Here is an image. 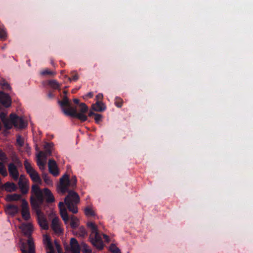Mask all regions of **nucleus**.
I'll use <instances>...</instances> for the list:
<instances>
[{
	"label": "nucleus",
	"mask_w": 253,
	"mask_h": 253,
	"mask_svg": "<svg viewBox=\"0 0 253 253\" xmlns=\"http://www.w3.org/2000/svg\"><path fill=\"white\" fill-rule=\"evenodd\" d=\"M77 179L76 176H72L69 178L68 174H65L60 179V184L57 189L59 192L64 194L68 193V195L64 199L65 204L69 211L73 213L78 212L77 205L80 202V198L78 194L72 190H69V187L75 189L77 186Z\"/></svg>",
	"instance_id": "nucleus-1"
},
{
	"label": "nucleus",
	"mask_w": 253,
	"mask_h": 253,
	"mask_svg": "<svg viewBox=\"0 0 253 253\" xmlns=\"http://www.w3.org/2000/svg\"><path fill=\"white\" fill-rule=\"evenodd\" d=\"M58 103L62 108L63 112L67 116L77 118L81 122L87 120V117L85 115L88 108L84 103H81L79 105V112H77L76 107L72 106L71 103L67 96H64L62 100H59Z\"/></svg>",
	"instance_id": "nucleus-2"
},
{
	"label": "nucleus",
	"mask_w": 253,
	"mask_h": 253,
	"mask_svg": "<svg viewBox=\"0 0 253 253\" xmlns=\"http://www.w3.org/2000/svg\"><path fill=\"white\" fill-rule=\"evenodd\" d=\"M19 228L28 237L27 240L20 239L19 248L22 253H36L34 243L31 236L33 230L32 224L23 223L19 226Z\"/></svg>",
	"instance_id": "nucleus-3"
},
{
	"label": "nucleus",
	"mask_w": 253,
	"mask_h": 253,
	"mask_svg": "<svg viewBox=\"0 0 253 253\" xmlns=\"http://www.w3.org/2000/svg\"><path fill=\"white\" fill-rule=\"evenodd\" d=\"M87 226L91 230L90 241L92 245L99 250H102L104 245L101 238L98 232L97 226L92 222H88Z\"/></svg>",
	"instance_id": "nucleus-4"
},
{
	"label": "nucleus",
	"mask_w": 253,
	"mask_h": 253,
	"mask_svg": "<svg viewBox=\"0 0 253 253\" xmlns=\"http://www.w3.org/2000/svg\"><path fill=\"white\" fill-rule=\"evenodd\" d=\"M31 192L34 194L36 198L32 196L30 198V203L33 209H37L43 203L44 198L42 191L38 185L34 184L32 186Z\"/></svg>",
	"instance_id": "nucleus-5"
},
{
	"label": "nucleus",
	"mask_w": 253,
	"mask_h": 253,
	"mask_svg": "<svg viewBox=\"0 0 253 253\" xmlns=\"http://www.w3.org/2000/svg\"><path fill=\"white\" fill-rule=\"evenodd\" d=\"M4 210L7 215V221L16 228V204L7 203L4 205Z\"/></svg>",
	"instance_id": "nucleus-6"
},
{
	"label": "nucleus",
	"mask_w": 253,
	"mask_h": 253,
	"mask_svg": "<svg viewBox=\"0 0 253 253\" xmlns=\"http://www.w3.org/2000/svg\"><path fill=\"white\" fill-rule=\"evenodd\" d=\"M23 113V109L20 107L17 101V129H24L27 128L28 123V118Z\"/></svg>",
	"instance_id": "nucleus-7"
},
{
	"label": "nucleus",
	"mask_w": 253,
	"mask_h": 253,
	"mask_svg": "<svg viewBox=\"0 0 253 253\" xmlns=\"http://www.w3.org/2000/svg\"><path fill=\"white\" fill-rule=\"evenodd\" d=\"M0 118L5 129L9 130L11 129L13 126L16 127L15 113L10 114L9 118H7L6 113L2 112L0 113Z\"/></svg>",
	"instance_id": "nucleus-8"
},
{
	"label": "nucleus",
	"mask_w": 253,
	"mask_h": 253,
	"mask_svg": "<svg viewBox=\"0 0 253 253\" xmlns=\"http://www.w3.org/2000/svg\"><path fill=\"white\" fill-rule=\"evenodd\" d=\"M24 165L26 171L29 174L31 179L34 182L41 183L42 180L38 173L32 168L31 164L26 160L24 161Z\"/></svg>",
	"instance_id": "nucleus-9"
},
{
	"label": "nucleus",
	"mask_w": 253,
	"mask_h": 253,
	"mask_svg": "<svg viewBox=\"0 0 253 253\" xmlns=\"http://www.w3.org/2000/svg\"><path fill=\"white\" fill-rule=\"evenodd\" d=\"M20 152H25L29 153L30 151V147L26 142L24 137L21 135L17 134V151Z\"/></svg>",
	"instance_id": "nucleus-10"
},
{
	"label": "nucleus",
	"mask_w": 253,
	"mask_h": 253,
	"mask_svg": "<svg viewBox=\"0 0 253 253\" xmlns=\"http://www.w3.org/2000/svg\"><path fill=\"white\" fill-rule=\"evenodd\" d=\"M40 207L37 209H33L35 210L38 223L42 229L47 230L48 228V225L46 217L44 214L40 209Z\"/></svg>",
	"instance_id": "nucleus-11"
},
{
	"label": "nucleus",
	"mask_w": 253,
	"mask_h": 253,
	"mask_svg": "<svg viewBox=\"0 0 253 253\" xmlns=\"http://www.w3.org/2000/svg\"><path fill=\"white\" fill-rule=\"evenodd\" d=\"M21 214L24 220L28 221L31 219L28 203L25 199L22 200Z\"/></svg>",
	"instance_id": "nucleus-12"
},
{
	"label": "nucleus",
	"mask_w": 253,
	"mask_h": 253,
	"mask_svg": "<svg viewBox=\"0 0 253 253\" xmlns=\"http://www.w3.org/2000/svg\"><path fill=\"white\" fill-rule=\"evenodd\" d=\"M20 191L22 194H26L29 191L28 180L24 176L21 175L18 182Z\"/></svg>",
	"instance_id": "nucleus-13"
},
{
	"label": "nucleus",
	"mask_w": 253,
	"mask_h": 253,
	"mask_svg": "<svg viewBox=\"0 0 253 253\" xmlns=\"http://www.w3.org/2000/svg\"><path fill=\"white\" fill-rule=\"evenodd\" d=\"M48 166L49 172L53 176H57L59 174V169L55 160L49 159Z\"/></svg>",
	"instance_id": "nucleus-14"
},
{
	"label": "nucleus",
	"mask_w": 253,
	"mask_h": 253,
	"mask_svg": "<svg viewBox=\"0 0 253 253\" xmlns=\"http://www.w3.org/2000/svg\"><path fill=\"white\" fill-rule=\"evenodd\" d=\"M58 206L60 209L61 216L65 223L67 224L70 218L67 213V209L65 207L64 203L62 202H60L59 203Z\"/></svg>",
	"instance_id": "nucleus-15"
},
{
	"label": "nucleus",
	"mask_w": 253,
	"mask_h": 253,
	"mask_svg": "<svg viewBox=\"0 0 253 253\" xmlns=\"http://www.w3.org/2000/svg\"><path fill=\"white\" fill-rule=\"evenodd\" d=\"M0 103L5 107H8L11 104L9 95L0 91Z\"/></svg>",
	"instance_id": "nucleus-16"
},
{
	"label": "nucleus",
	"mask_w": 253,
	"mask_h": 253,
	"mask_svg": "<svg viewBox=\"0 0 253 253\" xmlns=\"http://www.w3.org/2000/svg\"><path fill=\"white\" fill-rule=\"evenodd\" d=\"M70 246L72 253H80L81 247L76 239L74 238L71 239Z\"/></svg>",
	"instance_id": "nucleus-17"
},
{
	"label": "nucleus",
	"mask_w": 253,
	"mask_h": 253,
	"mask_svg": "<svg viewBox=\"0 0 253 253\" xmlns=\"http://www.w3.org/2000/svg\"><path fill=\"white\" fill-rule=\"evenodd\" d=\"M51 228L57 234H60L63 233V230L61 229L60 225L59 219L57 217H54L52 219Z\"/></svg>",
	"instance_id": "nucleus-18"
},
{
	"label": "nucleus",
	"mask_w": 253,
	"mask_h": 253,
	"mask_svg": "<svg viewBox=\"0 0 253 253\" xmlns=\"http://www.w3.org/2000/svg\"><path fill=\"white\" fill-rule=\"evenodd\" d=\"M54 144L52 142L46 143L44 146V152H43L42 157L44 159H46L48 156L52 155V150Z\"/></svg>",
	"instance_id": "nucleus-19"
},
{
	"label": "nucleus",
	"mask_w": 253,
	"mask_h": 253,
	"mask_svg": "<svg viewBox=\"0 0 253 253\" xmlns=\"http://www.w3.org/2000/svg\"><path fill=\"white\" fill-rule=\"evenodd\" d=\"M43 192L45 198L46 202L47 203H53L55 201V198L51 191L47 188L43 189Z\"/></svg>",
	"instance_id": "nucleus-20"
},
{
	"label": "nucleus",
	"mask_w": 253,
	"mask_h": 253,
	"mask_svg": "<svg viewBox=\"0 0 253 253\" xmlns=\"http://www.w3.org/2000/svg\"><path fill=\"white\" fill-rule=\"evenodd\" d=\"M92 109L97 112H102L106 109V107L101 101H97L92 105Z\"/></svg>",
	"instance_id": "nucleus-21"
},
{
	"label": "nucleus",
	"mask_w": 253,
	"mask_h": 253,
	"mask_svg": "<svg viewBox=\"0 0 253 253\" xmlns=\"http://www.w3.org/2000/svg\"><path fill=\"white\" fill-rule=\"evenodd\" d=\"M43 154L42 151H40L37 155V165L39 167V168L41 170H43L45 169V163L42 161L41 159L42 154Z\"/></svg>",
	"instance_id": "nucleus-22"
},
{
	"label": "nucleus",
	"mask_w": 253,
	"mask_h": 253,
	"mask_svg": "<svg viewBox=\"0 0 253 253\" xmlns=\"http://www.w3.org/2000/svg\"><path fill=\"white\" fill-rule=\"evenodd\" d=\"M8 171L9 174L12 176V178L16 180V165L13 163H10L8 165Z\"/></svg>",
	"instance_id": "nucleus-23"
},
{
	"label": "nucleus",
	"mask_w": 253,
	"mask_h": 253,
	"mask_svg": "<svg viewBox=\"0 0 253 253\" xmlns=\"http://www.w3.org/2000/svg\"><path fill=\"white\" fill-rule=\"evenodd\" d=\"M7 34L5 31V28L3 24L0 22V39L4 41L6 39Z\"/></svg>",
	"instance_id": "nucleus-24"
},
{
	"label": "nucleus",
	"mask_w": 253,
	"mask_h": 253,
	"mask_svg": "<svg viewBox=\"0 0 253 253\" xmlns=\"http://www.w3.org/2000/svg\"><path fill=\"white\" fill-rule=\"evenodd\" d=\"M71 222L70 225L73 229L77 228L79 226V220L74 215H72L70 217Z\"/></svg>",
	"instance_id": "nucleus-25"
},
{
	"label": "nucleus",
	"mask_w": 253,
	"mask_h": 253,
	"mask_svg": "<svg viewBox=\"0 0 253 253\" xmlns=\"http://www.w3.org/2000/svg\"><path fill=\"white\" fill-rule=\"evenodd\" d=\"M81 248L83 253H92L91 250L88 247L87 245L84 243L81 244Z\"/></svg>",
	"instance_id": "nucleus-26"
},
{
	"label": "nucleus",
	"mask_w": 253,
	"mask_h": 253,
	"mask_svg": "<svg viewBox=\"0 0 253 253\" xmlns=\"http://www.w3.org/2000/svg\"><path fill=\"white\" fill-rule=\"evenodd\" d=\"M76 234L80 237H84L87 234V232L84 227L81 226L77 231Z\"/></svg>",
	"instance_id": "nucleus-27"
},
{
	"label": "nucleus",
	"mask_w": 253,
	"mask_h": 253,
	"mask_svg": "<svg viewBox=\"0 0 253 253\" xmlns=\"http://www.w3.org/2000/svg\"><path fill=\"white\" fill-rule=\"evenodd\" d=\"M0 174L3 177L7 175V172L3 163L0 162Z\"/></svg>",
	"instance_id": "nucleus-28"
},
{
	"label": "nucleus",
	"mask_w": 253,
	"mask_h": 253,
	"mask_svg": "<svg viewBox=\"0 0 253 253\" xmlns=\"http://www.w3.org/2000/svg\"><path fill=\"white\" fill-rule=\"evenodd\" d=\"M48 84L54 89H58L60 87V84L55 80H51L48 81Z\"/></svg>",
	"instance_id": "nucleus-29"
},
{
	"label": "nucleus",
	"mask_w": 253,
	"mask_h": 253,
	"mask_svg": "<svg viewBox=\"0 0 253 253\" xmlns=\"http://www.w3.org/2000/svg\"><path fill=\"white\" fill-rule=\"evenodd\" d=\"M5 200L8 203L12 201H16V193L13 194H8L5 197Z\"/></svg>",
	"instance_id": "nucleus-30"
},
{
	"label": "nucleus",
	"mask_w": 253,
	"mask_h": 253,
	"mask_svg": "<svg viewBox=\"0 0 253 253\" xmlns=\"http://www.w3.org/2000/svg\"><path fill=\"white\" fill-rule=\"evenodd\" d=\"M42 178L47 185H52V181L50 179L49 176H48V174L47 173H43L42 174Z\"/></svg>",
	"instance_id": "nucleus-31"
},
{
	"label": "nucleus",
	"mask_w": 253,
	"mask_h": 253,
	"mask_svg": "<svg viewBox=\"0 0 253 253\" xmlns=\"http://www.w3.org/2000/svg\"><path fill=\"white\" fill-rule=\"evenodd\" d=\"M109 250L113 253H121L120 250L114 244H111Z\"/></svg>",
	"instance_id": "nucleus-32"
},
{
	"label": "nucleus",
	"mask_w": 253,
	"mask_h": 253,
	"mask_svg": "<svg viewBox=\"0 0 253 253\" xmlns=\"http://www.w3.org/2000/svg\"><path fill=\"white\" fill-rule=\"evenodd\" d=\"M84 213L87 216H92L95 215L94 211L89 207L85 208Z\"/></svg>",
	"instance_id": "nucleus-33"
},
{
	"label": "nucleus",
	"mask_w": 253,
	"mask_h": 253,
	"mask_svg": "<svg viewBox=\"0 0 253 253\" xmlns=\"http://www.w3.org/2000/svg\"><path fill=\"white\" fill-rule=\"evenodd\" d=\"M46 247L49 250L47 253H55L53 246L51 241H48L46 244Z\"/></svg>",
	"instance_id": "nucleus-34"
},
{
	"label": "nucleus",
	"mask_w": 253,
	"mask_h": 253,
	"mask_svg": "<svg viewBox=\"0 0 253 253\" xmlns=\"http://www.w3.org/2000/svg\"><path fill=\"white\" fill-rule=\"evenodd\" d=\"M72 77L69 78L68 79L70 81H77L78 80L79 77L78 74L75 72L73 71L71 73Z\"/></svg>",
	"instance_id": "nucleus-35"
},
{
	"label": "nucleus",
	"mask_w": 253,
	"mask_h": 253,
	"mask_svg": "<svg viewBox=\"0 0 253 253\" xmlns=\"http://www.w3.org/2000/svg\"><path fill=\"white\" fill-rule=\"evenodd\" d=\"M123 103V100L122 98L119 97H116L115 104L117 107L121 108L122 106Z\"/></svg>",
	"instance_id": "nucleus-36"
},
{
	"label": "nucleus",
	"mask_w": 253,
	"mask_h": 253,
	"mask_svg": "<svg viewBox=\"0 0 253 253\" xmlns=\"http://www.w3.org/2000/svg\"><path fill=\"white\" fill-rule=\"evenodd\" d=\"M41 75H43V76H45V75H54V73L53 72L48 70V69H46L44 71H42V72H41Z\"/></svg>",
	"instance_id": "nucleus-37"
},
{
	"label": "nucleus",
	"mask_w": 253,
	"mask_h": 253,
	"mask_svg": "<svg viewBox=\"0 0 253 253\" xmlns=\"http://www.w3.org/2000/svg\"><path fill=\"white\" fill-rule=\"evenodd\" d=\"M102 118V116L99 114H96L94 116V120L95 123L98 124L100 121H101V119Z\"/></svg>",
	"instance_id": "nucleus-38"
},
{
	"label": "nucleus",
	"mask_w": 253,
	"mask_h": 253,
	"mask_svg": "<svg viewBox=\"0 0 253 253\" xmlns=\"http://www.w3.org/2000/svg\"><path fill=\"white\" fill-rule=\"evenodd\" d=\"M7 159L5 154L0 149V160L1 161L5 160Z\"/></svg>",
	"instance_id": "nucleus-39"
},
{
	"label": "nucleus",
	"mask_w": 253,
	"mask_h": 253,
	"mask_svg": "<svg viewBox=\"0 0 253 253\" xmlns=\"http://www.w3.org/2000/svg\"><path fill=\"white\" fill-rule=\"evenodd\" d=\"M0 85L4 89H9L10 88V86L5 81H3L2 83H1Z\"/></svg>",
	"instance_id": "nucleus-40"
},
{
	"label": "nucleus",
	"mask_w": 253,
	"mask_h": 253,
	"mask_svg": "<svg viewBox=\"0 0 253 253\" xmlns=\"http://www.w3.org/2000/svg\"><path fill=\"white\" fill-rule=\"evenodd\" d=\"M103 238L104 239L105 241L106 242H107V243L109 242V241H110L109 238L107 235H106L105 234H103Z\"/></svg>",
	"instance_id": "nucleus-41"
},
{
	"label": "nucleus",
	"mask_w": 253,
	"mask_h": 253,
	"mask_svg": "<svg viewBox=\"0 0 253 253\" xmlns=\"http://www.w3.org/2000/svg\"><path fill=\"white\" fill-rule=\"evenodd\" d=\"M96 97L98 100H101L103 98V95L101 93H99L96 95Z\"/></svg>",
	"instance_id": "nucleus-42"
},
{
	"label": "nucleus",
	"mask_w": 253,
	"mask_h": 253,
	"mask_svg": "<svg viewBox=\"0 0 253 253\" xmlns=\"http://www.w3.org/2000/svg\"><path fill=\"white\" fill-rule=\"evenodd\" d=\"M73 102L76 104H79L80 100L77 98H74L73 99Z\"/></svg>",
	"instance_id": "nucleus-43"
},
{
	"label": "nucleus",
	"mask_w": 253,
	"mask_h": 253,
	"mask_svg": "<svg viewBox=\"0 0 253 253\" xmlns=\"http://www.w3.org/2000/svg\"><path fill=\"white\" fill-rule=\"evenodd\" d=\"M96 114V113H94V112H92V111H90V112H89V113H88V116H89V117H92V116H94L95 115V114Z\"/></svg>",
	"instance_id": "nucleus-44"
},
{
	"label": "nucleus",
	"mask_w": 253,
	"mask_h": 253,
	"mask_svg": "<svg viewBox=\"0 0 253 253\" xmlns=\"http://www.w3.org/2000/svg\"><path fill=\"white\" fill-rule=\"evenodd\" d=\"M48 241H51L50 239V238L48 236H46V237H45V244H46V243Z\"/></svg>",
	"instance_id": "nucleus-45"
},
{
	"label": "nucleus",
	"mask_w": 253,
	"mask_h": 253,
	"mask_svg": "<svg viewBox=\"0 0 253 253\" xmlns=\"http://www.w3.org/2000/svg\"><path fill=\"white\" fill-rule=\"evenodd\" d=\"M48 97L50 98H53L54 97V94L52 92H49L48 94Z\"/></svg>",
	"instance_id": "nucleus-46"
},
{
	"label": "nucleus",
	"mask_w": 253,
	"mask_h": 253,
	"mask_svg": "<svg viewBox=\"0 0 253 253\" xmlns=\"http://www.w3.org/2000/svg\"><path fill=\"white\" fill-rule=\"evenodd\" d=\"M87 96L90 98L92 97L93 96V93L92 92H89Z\"/></svg>",
	"instance_id": "nucleus-47"
},
{
	"label": "nucleus",
	"mask_w": 253,
	"mask_h": 253,
	"mask_svg": "<svg viewBox=\"0 0 253 253\" xmlns=\"http://www.w3.org/2000/svg\"><path fill=\"white\" fill-rule=\"evenodd\" d=\"M16 197H17V201H18L21 199V195L17 194Z\"/></svg>",
	"instance_id": "nucleus-48"
},
{
	"label": "nucleus",
	"mask_w": 253,
	"mask_h": 253,
	"mask_svg": "<svg viewBox=\"0 0 253 253\" xmlns=\"http://www.w3.org/2000/svg\"><path fill=\"white\" fill-rule=\"evenodd\" d=\"M16 163H17V167L18 166H19V165H20V162L19 161V160H18V159L17 158V162H16Z\"/></svg>",
	"instance_id": "nucleus-49"
},
{
	"label": "nucleus",
	"mask_w": 253,
	"mask_h": 253,
	"mask_svg": "<svg viewBox=\"0 0 253 253\" xmlns=\"http://www.w3.org/2000/svg\"><path fill=\"white\" fill-rule=\"evenodd\" d=\"M55 244H56V247H57V248H58V247H60L59 245L57 244V243L56 241H55Z\"/></svg>",
	"instance_id": "nucleus-50"
},
{
	"label": "nucleus",
	"mask_w": 253,
	"mask_h": 253,
	"mask_svg": "<svg viewBox=\"0 0 253 253\" xmlns=\"http://www.w3.org/2000/svg\"><path fill=\"white\" fill-rule=\"evenodd\" d=\"M18 171H17V176H16L17 179H18Z\"/></svg>",
	"instance_id": "nucleus-51"
},
{
	"label": "nucleus",
	"mask_w": 253,
	"mask_h": 253,
	"mask_svg": "<svg viewBox=\"0 0 253 253\" xmlns=\"http://www.w3.org/2000/svg\"><path fill=\"white\" fill-rule=\"evenodd\" d=\"M17 220H18L19 221H21V220L20 219H19V218H17Z\"/></svg>",
	"instance_id": "nucleus-52"
},
{
	"label": "nucleus",
	"mask_w": 253,
	"mask_h": 253,
	"mask_svg": "<svg viewBox=\"0 0 253 253\" xmlns=\"http://www.w3.org/2000/svg\"><path fill=\"white\" fill-rule=\"evenodd\" d=\"M16 209H17V212L18 211V207H17L16 208Z\"/></svg>",
	"instance_id": "nucleus-53"
}]
</instances>
